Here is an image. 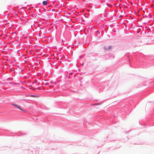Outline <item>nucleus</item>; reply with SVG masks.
<instances>
[{"instance_id": "f257e3e1", "label": "nucleus", "mask_w": 154, "mask_h": 154, "mask_svg": "<svg viewBox=\"0 0 154 154\" xmlns=\"http://www.w3.org/2000/svg\"><path fill=\"white\" fill-rule=\"evenodd\" d=\"M42 84L43 85H46L48 84V83L47 82V81L46 80H45L44 81L42 82Z\"/></svg>"}, {"instance_id": "f03ea898", "label": "nucleus", "mask_w": 154, "mask_h": 154, "mask_svg": "<svg viewBox=\"0 0 154 154\" xmlns=\"http://www.w3.org/2000/svg\"><path fill=\"white\" fill-rule=\"evenodd\" d=\"M13 106H15V107H16L17 108H19L21 110H22V109L20 108V106L19 105H18L16 104H13Z\"/></svg>"}, {"instance_id": "7ed1b4c3", "label": "nucleus", "mask_w": 154, "mask_h": 154, "mask_svg": "<svg viewBox=\"0 0 154 154\" xmlns=\"http://www.w3.org/2000/svg\"><path fill=\"white\" fill-rule=\"evenodd\" d=\"M47 1H44L42 2V4L44 5H47Z\"/></svg>"}, {"instance_id": "20e7f679", "label": "nucleus", "mask_w": 154, "mask_h": 154, "mask_svg": "<svg viewBox=\"0 0 154 154\" xmlns=\"http://www.w3.org/2000/svg\"><path fill=\"white\" fill-rule=\"evenodd\" d=\"M31 96V97H38L37 96H34V95H32Z\"/></svg>"}, {"instance_id": "39448f33", "label": "nucleus", "mask_w": 154, "mask_h": 154, "mask_svg": "<svg viewBox=\"0 0 154 154\" xmlns=\"http://www.w3.org/2000/svg\"><path fill=\"white\" fill-rule=\"evenodd\" d=\"M38 90H41V88L40 87L38 88Z\"/></svg>"}, {"instance_id": "423d86ee", "label": "nucleus", "mask_w": 154, "mask_h": 154, "mask_svg": "<svg viewBox=\"0 0 154 154\" xmlns=\"http://www.w3.org/2000/svg\"><path fill=\"white\" fill-rule=\"evenodd\" d=\"M110 48H111V47H109V49H110Z\"/></svg>"}]
</instances>
